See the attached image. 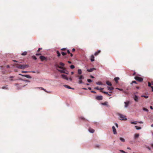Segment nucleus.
I'll return each instance as SVG.
<instances>
[{"instance_id":"1","label":"nucleus","mask_w":153,"mask_h":153,"mask_svg":"<svg viewBox=\"0 0 153 153\" xmlns=\"http://www.w3.org/2000/svg\"><path fill=\"white\" fill-rule=\"evenodd\" d=\"M14 66L17 68L20 69H24L28 68L29 65H21L19 64H14Z\"/></svg>"},{"instance_id":"2","label":"nucleus","mask_w":153,"mask_h":153,"mask_svg":"<svg viewBox=\"0 0 153 153\" xmlns=\"http://www.w3.org/2000/svg\"><path fill=\"white\" fill-rule=\"evenodd\" d=\"M118 115L120 117L119 119H120V120H127V119L126 118V116L123 114L119 113L118 114Z\"/></svg>"},{"instance_id":"3","label":"nucleus","mask_w":153,"mask_h":153,"mask_svg":"<svg viewBox=\"0 0 153 153\" xmlns=\"http://www.w3.org/2000/svg\"><path fill=\"white\" fill-rule=\"evenodd\" d=\"M134 79L140 82H142L143 80V79L142 77H139L137 76H135L134 77Z\"/></svg>"},{"instance_id":"4","label":"nucleus","mask_w":153,"mask_h":153,"mask_svg":"<svg viewBox=\"0 0 153 153\" xmlns=\"http://www.w3.org/2000/svg\"><path fill=\"white\" fill-rule=\"evenodd\" d=\"M95 99L98 100H102L103 99V97L102 96H97L95 97Z\"/></svg>"},{"instance_id":"5","label":"nucleus","mask_w":153,"mask_h":153,"mask_svg":"<svg viewBox=\"0 0 153 153\" xmlns=\"http://www.w3.org/2000/svg\"><path fill=\"white\" fill-rule=\"evenodd\" d=\"M39 58L42 61H43L44 60L47 61V59L46 57H45L44 56H41L39 57Z\"/></svg>"},{"instance_id":"6","label":"nucleus","mask_w":153,"mask_h":153,"mask_svg":"<svg viewBox=\"0 0 153 153\" xmlns=\"http://www.w3.org/2000/svg\"><path fill=\"white\" fill-rule=\"evenodd\" d=\"M62 70H58L60 72L62 73H65V68L63 67V68H62Z\"/></svg>"},{"instance_id":"7","label":"nucleus","mask_w":153,"mask_h":153,"mask_svg":"<svg viewBox=\"0 0 153 153\" xmlns=\"http://www.w3.org/2000/svg\"><path fill=\"white\" fill-rule=\"evenodd\" d=\"M96 70V69L94 68H91L89 69H87V71L89 72H92L94 70Z\"/></svg>"},{"instance_id":"8","label":"nucleus","mask_w":153,"mask_h":153,"mask_svg":"<svg viewBox=\"0 0 153 153\" xmlns=\"http://www.w3.org/2000/svg\"><path fill=\"white\" fill-rule=\"evenodd\" d=\"M112 129L114 134H117L116 130L115 127L114 126L112 127Z\"/></svg>"},{"instance_id":"9","label":"nucleus","mask_w":153,"mask_h":153,"mask_svg":"<svg viewBox=\"0 0 153 153\" xmlns=\"http://www.w3.org/2000/svg\"><path fill=\"white\" fill-rule=\"evenodd\" d=\"M55 66L56 68V70H59L58 68H63V67H62L61 66H59L57 64H56L55 65Z\"/></svg>"},{"instance_id":"10","label":"nucleus","mask_w":153,"mask_h":153,"mask_svg":"<svg viewBox=\"0 0 153 153\" xmlns=\"http://www.w3.org/2000/svg\"><path fill=\"white\" fill-rule=\"evenodd\" d=\"M61 76L63 78L65 79H66V80H68V79L67 77V76L66 75H64V74H62L61 75Z\"/></svg>"},{"instance_id":"11","label":"nucleus","mask_w":153,"mask_h":153,"mask_svg":"<svg viewBox=\"0 0 153 153\" xmlns=\"http://www.w3.org/2000/svg\"><path fill=\"white\" fill-rule=\"evenodd\" d=\"M90 60L91 62H93L94 61V57L93 55L91 56Z\"/></svg>"},{"instance_id":"12","label":"nucleus","mask_w":153,"mask_h":153,"mask_svg":"<svg viewBox=\"0 0 153 153\" xmlns=\"http://www.w3.org/2000/svg\"><path fill=\"white\" fill-rule=\"evenodd\" d=\"M19 75H20L24 76H25L27 78H31V76L28 75H22L21 74H19Z\"/></svg>"},{"instance_id":"13","label":"nucleus","mask_w":153,"mask_h":153,"mask_svg":"<svg viewBox=\"0 0 153 153\" xmlns=\"http://www.w3.org/2000/svg\"><path fill=\"white\" fill-rule=\"evenodd\" d=\"M138 97L136 95H135V96L134 98V100H135V101H136V102H137L138 101Z\"/></svg>"},{"instance_id":"14","label":"nucleus","mask_w":153,"mask_h":153,"mask_svg":"<svg viewBox=\"0 0 153 153\" xmlns=\"http://www.w3.org/2000/svg\"><path fill=\"white\" fill-rule=\"evenodd\" d=\"M124 103L125 104V107H127L129 103V102L128 101L127 102H125Z\"/></svg>"},{"instance_id":"15","label":"nucleus","mask_w":153,"mask_h":153,"mask_svg":"<svg viewBox=\"0 0 153 153\" xmlns=\"http://www.w3.org/2000/svg\"><path fill=\"white\" fill-rule=\"evenodd\" d=\"M101 52V51L100 50H98L97 52H96L95 53H94V55L95 56H96L97 55H98V54L100 53V52Z\"/></svg>"},{"instance_id":"16","label":"nucleus","mask_w":153,"mask_h":153,"mask_svg":"<svg viewBox=\"0 0 153 153\" xmlns=\"http://www.w3.org/2000/svg\"><path fill=\"white\" fill-rule=\"evenodd\" d=\"M64 87H65L66 88H69V89H74V88H72L71 87L69 86L66 85H64Z\"/></svg>"},{"instance_id":"17","label":"nucleus","mask_w":153,"mask_h":153,"mask_svg":"<svg viewBox=\"0 0 153 153\" xmlns=\"http://www.w3.org/2000/svg\"><path fill=\"white\" fill-rule=\"evenodd\" d=\"M89 131L91 133H93L94 131V130L92 128H89Z\"/></svg>"},{"instance_id":"18","label":"nucleus","mask_w":153,"mask_h":153,"mask_svg":"<svg viewBox=\"0 0 153 153\" xmlns=\"http://www.w3.org/2000/svg\"><path fill=\"white\" fill-rule=\"evenodd\" d=\"M77 76L79 77V80H81V79H84V77L82 75H80V76L78 75Z\"/></svg>"},{"instance_id":"19","label":"nucleus","mask_w":153,"mask_h":153,"mask_svg":"<svg viewBox=\"0 0 153 153\" xmlns=\"http://www.w3.org/2000/svg\"><path fill=\"white\" fill-rule=\"evenodd\" d=\"M108 102H104L102 103V104L104 105H106L108 106Z\"/></svg>"},{"instance_id":"20","label":"nucleus","mask_w":153,"mask_h":153,"mask_svg":"<svg viewBox=\"0 0 153 153\" xmlns=\"http://www.w3.org/2000/svg\"><path fill=\"white\" fill-rule=\"evenodd\" d=\"M106 83L108 85H109L110 86H111L112 85V84L109 81H107L106 82Z\"/></svg>"},{"instance_id":"21","label":"nucleus","mask_w":153,"mask_h":153,"mask_svg":"<svg viewBox=\"0 0 153 153\" xmlns=\"http://www.w3.org/2000/svg\"><path fill=\"white\" fill-rule=\"evenodd\" d=\"M139 136V134H134V137L135 139L138 138Z\"/></svg>"},{"instance_id":"22","label":"nucleus","mask_w":153,"mask_h":153,"mask_svg":"<svg viewBox=\"0 0 153 153\" xmlns=\"http://www.w3.org/2000/svg\"><path fill=\"white\" fill-rule=\"evenodd\" d=\"M102 92L104 93V94H107L108 96H111V94H108V92H105V91H102Z\"/></svg>"},{"instance_id":"23","label":"nucleus","mask_w":153,"mask_h":153,"mask_svg":"<svg viewBox=\"0 0 153 153\" xmlns=\"http://www.w3.org/2000/svg\"><path fill=\"white\" fill-rule=\"evenodd\" d=\"M119 78L118 77H115L114 78V80L116 82V83L118 82V81L119 79Z\"/></svg>"},{"instance_id":"24","label":"nucleus","mask_w":153,"mask_h":153,"mask_svg":"<svg viewBox=\"0 0 153 153\" xmlns=\"http://www.w3.org/2000/svg\"><path fill=\"white\" fill-rule=\"evenodd\" d=\"M78 73L79 74H81L82 73V71L81 69H78Z\"/></svg>"},{"instance_id":"25","label":"nucleus","mask_w":153,"mask_h":153,"mask_svg":"<svg viewBox=\"0 0 153 153\" xmlns=\"http://www.w3.org/2000/svg\"><path fill=\"white\" fill-rule=\"evenodd\" d=\"M107 88H108V90L110 91H111L114 89V88L112 87H107Z\"/></svg>"},{"instance_id":"26","label":"nucleus","mask_w":153,"mask_h":153,"mask_svg":"<svg viewBox=\"0 0 153 153\" xmlns=\"http://www.w3.org/2000/svg\"><path fill=\"white\" fill-rule=\"evenodd\" d=\"M135 128L137 130L140 129L141 128L140 127H138L137 126H135Z\"/></svg>"},{"instance_id":"27","label":"nucleus","mask_w":153,"mask_h":153,"mask_svg":"<svg viewBox=\"0 0 153 153\" xmlns=\"http://www.w3.org/2000/svg\"><path fill=\"white\" fill-rule=\"evenodd\" d=\"M59 65L61 66V67H63L65 65L63 63H62V62H60L59 63Z\"/></svg>"},{"instance_id":"28","label":"nucleus","mask_w":153,"mask_h":153,"mask_svg":"<svg viewBox=\"0 0 153 153\" xmlns=\"http://www.w3.org/2000/svg\"><path fill=\"white\" fill-rule=\"evenodd\" d=\"M56 53L57 54V56L58 57H59L61 56L60 53L59 51H56Z\"/></svg>"},{"instance_id":"29","label":"nucleus","mask_w":153,"mask_h":153,"mask_svg":"<svg viewBox=\"0 0 153 153\" xmlns=\"http://www.w3.org/2000/svg\"><path fill=\"white\" fill-rule=\"evenodd\" d=\"M27 52H26V51H25L23 53H22V54H21V55H22V56H25V55H27Z\"/></svg>"},{"instance_id":"30","label":"nucleus","mask_w":153,"mask_h":153,"mask_svg":"<svg viewBox=\"0 0 153 153\" xmlns=\"http://www.w3.org/2000/svg\"><path fill=\"white\" fill-rule=\"evenodd\" d=\"M96 84L98 85H102V84L101 82H96Z\"/></svg>"},{"instance_id":"31","label":"nucleus","mask_w":153,"mask_h":153,"mask_svg":"<svg viewBox=\"0 0 153 153\" xmlns=\"http://www.w3.org/2000/svg\"><path fill=\"white\" fill-rule=\"evenodd\" d=\"M120 140L122 142H124L125 141V139L124 138H123L122 137H120Z\"/></svg>"},{"instance_id":"32","label":"nucleus","mask_w":153,"mask_h":153,"mask_svg":"<svg viewBox=\"0 0 153 153\" xmlns=\"http://www.w3.org/2000/svg\"><path fill=\"white\" fill-rule=\"evenodd\" d=\"M61 53L63 56H65L67 54L66 53H65L63 52H61Z\"/></svg>"},{"instance_id":"33","label":"nucleus","mask_w":153,"mask_h":153,"mask_svg":"<svg viewBox=\"0 0 153 153\" xmlns=\"http://www.w3.org/2000/svg\"><path fill=\"white\" fill-rule=\"evenodd\" d=\"M7 87V85L5 86H3L2 88L3 89H8V88Z\"/></svg>"},{"instance_id":"34","label":"nucleus","mask_w":153,"mask_h":153,"mask_svg":"<svg viewBox=\"0 0 153 153\" xmlns=\"http://www.w3.org/2000/svg\"><path fill=\"white\" fill-rule=\"evenodd\" d=\"M141 97H144L145 98H146V99L148 98L149 97L148 96H145V95H142L141 96Z\"/></svg>"},{"instance_id":"35","label":"nucleus","mask_w":153,"mask_h":153,"mask_svg":"<svg viewBox=\"0 0 153 153\" xmlns=\"http://www.w3.org/2000/svg\"><path fill=\"white\" fill-rule=\"evenodd\" d=\"M83 83L82 81V80H79L78 82V83L79 84Z\"/></svg>"},{"instance_id":"36","label":"nucleus","mask_w":153,"mask_h":153,"mask_svg":"<svg viewBox=\"0 0 153 153\" xmlns=\"http://www.w3.org/2000/svg\"><path fill=\"white\" fill-rule=\"evenodd\" d=\"M70 68L71 69H74V68H75V67H74V66L73 65H71V66H70Z\"/></svg>"},{"instance_id":"37","label":"nucleus","mask_w":153,"mask_h":153,"mask_svg":"<svg viewBox=\"0 0 153 153\" xmlns=\"http://www.w3.org/2000/svg\"><path fill=\"white\" fill-rule=\"evenodd\" d=\"M143 110L145 111H146L147 112L148 111V110L145 108H143Z\"/></svg>"},{"instance_id":"38","label":"nucleus","mask_w":153,"mask_h":153,"mask_svg":"<svg viewBox=\"0 0 153 153\" xmlns=\"http://www.w3.org/2000/svg\"><path fill=\"white\" fill-rule=\"evenodd\" d=\"M32 58L34 60H36L37 59L36 57L35 56H32Z\"/></svg>"},{"instance_id":"39","label":"nucleus","mask_w":153,"mask_h":153,"mask_svg":"<svg viewBox=\"0 0 153 153\" xmlns=\"http://www.w3.org/2000/svg\"><path fill=\"white\" fill-rule=\"evenodd\" d=\"M87 81L89 82H91L92 81V80H91V79H87Z\"/></svg>"},{"instance_id":"40","label":"nucleus","mask_w":153,"mask_h":153,"mask_svg":"<svg viewBox=\"0 0 153 153\" xmlns=\"http://www.w3.org/2000/svg\"><path fill=\"white\" fill-rule=\"evenodd\" d=\"M151 83H150V82H148V86L149 87H151Z\"/></svg>"},{"instance_id":"41","label":"nucleus","mask_w":153,"mask_h":153,"mask_svg":"<svg viewBox=\"0 0 153 153\" xmlns=\"http://www.w3.org/2000/svg\"><path fill=\"white\" fill-rule=\"evenodd\" d=\"M13 78V76H11L10 77V80L11 81H13V79H12Z\"/></svg>"},{"instance_id":"42","label":"nucleus","mask_w":153,"mask_h":153,"mask_svg":"<svg viewBox=\"0 0 153 153\" xmlns=\"http://www.w3.org/2000/svg\"><path fill=\"white\" fill-rule=\"evenodd\" d=\"M133 83H134L135 84H137V82L135 81H133L132 82V83H131V84H132Z\"/></svg>"},{"instance_id":"43","label":"nucleus","mask_w":153,"mask_h":153,"mask_svg":"<svg viewBox=\"0 0 153 153\" xmlns=\"http://www.w3.org/2000/svg\"><path fill=\"white\" fill-rule=\"evenodd\" d=\"M131 124H135V125H136V124H137V123H136V122H131Z\"/></svg>"},{"instance_id":"44","label":"nucleus","mask_w":153,"mask_h":153,"mask_svg":"<svg viewBox=\"0 0 153 153\" xmlns=\"http://www.w3.org/2000/svg\"><path fill=\"white\" fill-rule=\"evenodd\" d=\"M120 151L123 153H125V152L123 150H120Z\"/></svg>"},{"instance_id":"45","label":"nucleus","mask_w":153,"mask_h":153,"mask_svg":"<svg viewBox=\"0 0 153 153\" xmlns=\"http://www.w3.org/2000/svg\"><path fill=\"white\" fill-rule=\"evenodd\" d=\"M38 88L39 89H40L42 90H44V88H42V87H39V88Z\"/></svg>"},{"instance_id":"46","label":"nucleus","mask_w":153,"mask_h":153,"mask_svg":"<svg viewBox=\"0 0 153 153\" xmlns=\"http://www.w3.org/2000/svg\"><path fill=\"white\" fill-rule=\"evenodd\" d=\"M42 49V48H39L37 51V52H39L40 51V50H41Z\"/></svg>"},{"instance_id":"47","label":"nucleus","mask_w":153,"mask_h":153,"mask_svg":"<svg viewBox=\"0 0 153 153\" xmlns=\"http://www.w3.org/2000/svg\"><path fill=\"white\" fill-rule=\"evenodd\" d=\"M103 89L104 88H99V90L102 91V90H103Z\"/></svg>"},{"instance_id":"48","label":"nucleus","mask_w":153,"mask_h":153,"mask_svg":"<svg viewBox=\"0 0 153 153\" xmlns=\"http://www.w3.org/2000/svg\"><path fill=\"white\" fill-rule=\"evenodd\" d=\"M66 48H62L61 49V51H65L66 50Z\"/></svg>"},{"instance_id":"49","label":"nucleus","mask_w":153,"mask_h":153,"mask_svg":"<svg viewBox=\"0 0 153 153\" xmlns=\"http://www.w3.org/2000/svg\"><path fill=\"white\" fill-rule=\"evenodd\" d=\"M28 72V71H22V73H27V72Z\"/></svg>"},{"instance_id":"50","label":"nucleus","mask_w":153,"mask_h":153,"mask_svg":"<svg viewBox=\"0 0 153 153\" xmlns=\"http://www.w3.org/2000/svg\"><path fill=\"white\" fill-rule=\"evenodd\" d=\"M146 148L148 149H149V150H151V148L149 147H146Z\"/></svg>"},{"instance_id":"51","label":"nucleus","mask_w":153,"mask_h":153,"mask_svg":"<svg viewBox=\"0 0 153 153\" xmlns=\"http://www.w3.org/2000/svg\"><path fill=\"white\" fill-rule=\"evenodd\" d=\"M94 89H95L97 90H99V88H98V87H95L94 88Z\"/></svg>"},{"instance_id":"52","label":"nucleus","mask_w":153,"mask_h":153,"mask_svg":"<svg viewBox=\"0 0 153 153\" xmlns=\"http://www.w3.org/2000/svg\"><path fill=\"white\" fill-rule=\"evenodd\" d=\"M67 53H68L69 54L70 53V52L69 50H67Z\"/></svg>"},{"instance_id":"53","label":"nucleus","mask_w":153,"mask_h":153,"mask_svg":"<svg viewBox=\"0 0 153 153\" xmlns=\"http://www.w3.org/2000/svg\"><path fill=\"white\" fill-rule=\"evenodd\" d=\"M115 125L116 126V127H118V125L117 123H115Z\"/></svg>"},{"instance_id":"54","label":"nucleus","mask_w":153,"mask_h":153,"mask_svg":"<svg viewBox=\"0 0 153 153\" xmlns=\"http://www.w3.org/2000/svg\"><path fill=\"white\" fill-rule=\"evenodd\" d=\"M90 77H91V78H94V77L93 76H92V75H91V76H90Z\"/></svg>"},{"instance_id":"55","label":"nucleus","mask_w":153,"mask_h":153,"mask_svg":"<svg viewBox=\"0 0 153 153\" xmlns=\"http://www.w3.org/2000/svg\"><path fill=\"white\" fill-rule=\"evenodd\" d=\"M41 55V53H36V56L40 55Z\"/></svg>"},{"instance_id":"56","label":"nucleus","mask_w":153,"mask_h":153,"mask_svg":"<svg viewBox=\"0 0 153 153\" xmlns=\"http://www.w3.org/2000/svg\"><path fill=\"white\" fill-rule=\"evenodd\" d=\"M91 92L92 93H96V92L95 91H91Z\"/></svg>"},{"instance_id":"57","label":"nucleus","mask_w":153,"mask_h":153,"mask_svg":"<svg viewBox=\"0 0 153 153\" xmlns=\"http://www.w3.org/2000/svg\"><path fill=\"white\" fill-rule=\"evenodd\" d=\"M75 51V49L74 48H73L72 49V51L73 52H74Z\"/></svg>"},{"instance_id":"58","label":"nucleus","mask_w":153,"mask_h":153,"mask_svg":"<svg viewBox=\"0 0 153 153\" xmlns=\"http://www.w3.org/2000/svg\"><path fill=\"white\" fill-rule=\"evenodd\" d=\"M150 83H151V85H153V81H151Z\"/></svg>"},{"instance_id":"59","label":"nucleus","mask_w":153,"mask_h":153,"mask_svg":"<svg viewBox=\"0 0 153 153\" xmlns=\"http://www.w3.org/2000/svg\"><path fill=\"white\" fill-rule=\"evenodd\" d=\"M150 108H151V109H153V108L152 106H150Z\"/></svg>"},{"instance_id":"60","label":"nucleus","mask_w":153,"mask_h":153,"mask_svg":"<svg viewBox=\"0 0 153 153\" xmlns=\"http://www.w3.org/2000/svg\"><path fill=\"white\" fill-rule=\"evenodd\" d=\"M80 118L81 119L83 120H84L85 119V118H84V117H81Z\"/></svg>"},{"instance_id":"61","label":"nucleus","mask_w":153,"mask_h":153,"mask_svg":"<svg viewBox=\"0 0 153 153\" xmlns=\"http://www.w3.org/2000/svg\"><path fill=\"white\" fill-rule=\"evenodd\" d=\"M70 56H71V57H72V56H73V54H72V53H70Z\"/></svg>"},{"instance_id":"62","label":"nucleus","mask_w":153,"mask_h":153,"mask_svg":"<svg viewBox=\"0 0 153 153\" xmlns=\"http://www.w3.org/2000/svg\"><path fill=\"white\" fill-rule=\"evenodd\" d=\"M7 68H10V66L9 65H7Z\"/></svg>"},{"instance_id":"63","label":"nucleus","mask_w":153,"mask_h":153,"mask_svg":"<svg viewBox=\"0 0 153 153\" xmlns=\"http://www.w3.org/2000/svg\"><path fill=\"white\" fill-rule=\"evenodd\" d=\"M151 146L153 148V143H152L151 144Z\"/></svg>"},{"instance_id":"64","label":"nucleus","mask_w":153,"mask_h":153,"mask_svg":"<svg viewBox=\"0 0 153 153\" xmlns=\"http://www.w3.org/2000/svg\"><path fill=\"white\" fill-rule=\"evenodd\" d=\"M151 88H152V91H153V86H151Z\"/></svg>"}]
</instances>
